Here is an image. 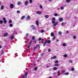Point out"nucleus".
I'll use <instances>...</instances> for the list:
<instances>
[{
  "instance_id": "2eb2a0df",
  "label": "nucleus",
  "mask_w": 78,
  "mask_h": 78,
  "mask_svg": "<svg viewBox=\"0 0 78 78\" xmlns=\"http://www.w3.org/2000/svg\"><path fill=\"white\" fill-rule=\"evenodd\" d=\"M57 69H58L57 67H54L53 68V70H56Z\"/></svg>"
},
{
  "instance_id": "3c124183",
  "label": "nucleus",
  "mask_w": 78,
  "mask_h": 78,
  "mask_svg": "<svg viewBox=\"0 0 78 78\" xmlns=\"http://www.w3.org/2000/svg\"><path fill=\"white\" fill-rule=\"evenodd\" d=\"M22 77H23V78H25V75H23L22 76Z\"/></svg>"
},
{
  "instance_id": "f704fd0d",
  "label": "nucleus",
  "mask_w": 78,
  "mask_h": 78,
  "mask_svg": "<svg viewBox=\"0 0 78 78\" xmlns=\"http://www.w3.org/2000/svg\"><path fill=\"white\" fill-rule=\"evenodd\" d=\"M41 33H43L44 32V30L42 29L41 30Z\"/></svg>"
},
{
  "instance_id": "5701e85b",
  "label": "nucleus",
  "mask_w": 78,
  "mask_h": 78,
  "mask_svg": "<svg viewBox=\"0 0 78 78\" xmlns=\"http://www.w3.org/2000/svg\"><path fill=\"white\" fill-rule=\"evenodd\" d=\"M45 17H46V18H47V19H48V18L49 17V16L48 15H46L45 16Z\"/></svg>"
},
{
  "instance_id": "c9c22d12",
  "label": "nucleus",
  "mask_w": 78,
  "mask_h": 78,
  "mask_svg": "<svg viewBox=\"0 0 78 78\" xmlns=\"http://www.w3.org/2000/svg\"><path fill=\"white\" fill-rule=\"evenodd\" d=\"M39 6L41 9H42V5H40Z\"/></svg>"
},
{
  "instance_id": "f8f14e48",
  "label": "nucleus",
  "mask_w": 78,
  "mask_h": 78,
  "mask_svg": "<svg viewBox=\"0 0 78 78\" xmlns=\"http://www.w3.org/2000/svg\"><path fill=\"white\" fill-rule=\"evenodd\" d=\"M47 42L46 41L45 42H44V43L43 45V46L44 47H45V45H46V44H47Z\"/></svg>"
},
{
  "instance_id": "ea45409f",
  "label": "nucleus",
  "mask_w": 78,
  "mask_h": 78,
  "mask_svg": "<svg viewBox=\"0 0 78 78\" xmlns=\"http://www.w3.org/2000/svg\"><path fill=\"white\" fill-rule=\"evenodd\" d=\"M34 69H35V70H37V67H35Z\"/></svg>"
},
{
  "instance_id": "4c0bfd02",
  "label": "nucleus",
  "mask_w": 78,
  "mask_h": 78,
  "mask_svg": "<svg viewBox=\"0 0 78 78\" xmlns=\"http://www.w3.org/2000/svg\"><path fill=\"white\" fill-rule=\"evenodd\" d=\"M52 23H55V20H52Z\"/></svg>"
},
{
  "instance_id": "58836bf2",
  "label": "nucleus",
  "mask_w": 78,
  "mask_h": 78,
  "mask_svg": "<svg viewBox=\"0 0 78 78\" xmlns=\"http://www.w3.org/2000/svg\"><path fill=\"white\" fill-rule=\"evenodd\" d=\"M58 62H59V61L56 60L55 62V63H58Z\"/></svg>"
},
{
  "instance_id": "f257e3e1",
  "label": "nucleus",
  "mask_w": 78,
  "mask_h": 78,
  "mask_svg": "<svg viewBox=\"0 0 78 78\" xmlns=\"http://www.w3.org/2000/svg\"><path fill=\"white\" fill-rule=\"evenodd\" d=\"M36 48H40V46L39 44H37L35 47H34V50H35Z\"/></svg>"
},
{
  "instance_id": "a211bd4d",
  "label": "nucleus",
  "mask_w": 78,
  "mask_h": 78,
  "mask_svg": "<svg viewBox=\"0 0 78 78\" xmlns=\"http://www.w3.org/2000/svg\"><path fill=\"white\" fill-rule=\"evenodd\" d=\"M37 14H41L42 13H41V12H40L39 11H37L36 12Z\"/></svg>"
},
{
  "instance_id": "6ab92c4d",
  "label": "nucleus",
  "mask_w": 78,
  "mask_h": 78,
  "mask_svg": "<svg viewBox=\"0 0 78 78\" xmlns=\"http://www.w3.org/2000/svg\"><path fill=\"white\" fill-rule=\"evenodd\" d=\"M33 41V40H31V41L30 42L29 45H31V44H32V41Z\"/></svg>"
},
{
  "instance_id": "473e14b6",
  "label": "nucleus",
  "mask_w": 78,
  "mask_h": 78,
  "mask_svg": "<svg viewBox=\"0 0 78 78\" xmlns=\"http://www.w3.org/2000/svg\"><path fill=\"white\" fill-rule=\"evenodd\" d=\"M71 0H66V2L67 3H69V2H70V1H71Z\"/></svg>"
},
{
  "instance_id": "a18cd8bd",
  "label": "nucleus",
  "mask_w": 78,
  "mask_h": 78,
  "mask_svg": "<svg viewBox=\"0 0 78 78\" xmlns=\"http://www.w3.org/2000/svg\"><path fill=\"white\" fill-rule=\"evenodd\" d=\"M51 51V49H48V52H50Z\"/></svg>"
},
{
  "instance_id": "de8ad7c7",
  "label": "nucleus",
  "mask_w": 78,
  "mask_h": 78,
  "mask_svg": "<svg viewBox=\"0 0 78 78\" xmlns=\"http://www.w3.org/2000/svg\"><path fill=\"white\" fill-rule=\"evenodd\" d=\"M17 13H20V11L17 10Z\"/></svg>"
},
{
  "instance_id": "ddd939ff",
  "label": "nucleus",
  "mask_w": 78,
  "mask_h": 78,
  "mask_svg": "<svg viewBox=\"0 0 78 78\" xmlns=\"http://www.w3.org/2000/svg\"><path fill=\"white\" fill-rule=\"evenodd\" d=\"M58 22H57L55 24H54L53 25L54 26V27H56V25H58Z\"/></svg>"
},
{
  "instance_id": "bf43d9fd",
  "label": "nucleus",
  "mask_w": 78,
  "mask_h": 78,
  "mask_svg": "<svg viewBox=\"0 0 78 78\" xmlns=\"http://www.w3.org/2000/svg\"><path fill=\"white\" fill-rule=\"evenodd\" d=\"M56 41L57 42H59V39H57V40H56Z\"/></svg>"
},
{
  "instance_id": "49530a36",
  "label": "nucleus",
  "mask_w": 78,
  "mask_h": 78,
  "mask_svg": "<svg viewBox=\"0 0 78 78\" xmlns=\"http://www.w3.org/2000/svg\"><path fill=\"white\" fill-rule=\"evenodd\" d=\"M64 22H62V23H61V25L62 26H64Z\"/></svg>"
},
{
  "instance_id": "f03ea898",
  "label": "nucleus",
  "mask_w": 78,
  "mask_h": 78,
  "mask_svg": "<svg viewBox=\"0 0 78 78\" xmlns=\"http://www.w3.org/2000/svg\"><path fill=\"white\" fill-rule=\"evenodd\" d=\"M41 40V44H44V39L42 38L41 39V38H39L38 41H40Z\"/></svg>"
},
{
  "instance_id": "7ed1b4c3",
  "label": "nucleus",
  "mask_w": 78,
  "mask_h": 78,
  "mask_svg": "<svg viewBox=\"0 0 78 78\" xmlns=\"http://www.w3.org/2000/svg\"><path fill=\"white\" fill-rule=\"evenodd\" d=\"M30 27L32 28L33 30H35L36 29V27L33 25H32L30 26Z\"/></svg>"
},
{
  "instance_id": "8fccbe9b",
  "label": "nucleus",
  "mask_w": 78,
  "mask_h": 78,
  "mask_svg": "<svg viewBox=\"0 0 78 78\" xmlns=\"http://www.w3.org/2000/svg\"><path fill=\"white\" fill-rule=\"evenodd\" d=\"M3 53H4V51H2V52L1 55H3Z\"/></svg>"
},
{
  "instance_id": "cd10ccee",
  "label": "nucleus",
  "mask_w": 78,
  "mask_h": 78,
  "mask_svg": "<svg viewBox=\"0 0 78 78\" xmlns=\"http://www.w3.org/2000/svg\"><path fill=\"white\" fill-rule=\"evenodd\" d=\"M64 56L65 57V58H67V55L65 54L64 55Z\"/></svg>"
},
{
  "instance_id": "c85d7f7f",
  "label": "nucleus",
  "mask_w": 78,
  "mask_h": 78,
  "mask_svg": "<svg viewBox=\"0 0 78 78\" xmlns=\"http://www.w3.org/2000/svg\"><path fill=\"white\" fill-rule=\"evenodd\" d=\"M32 40H33L34 41V40L35 39V37H34V36H33V37H32Z\"/></svg>"
},
{
  "instance_id": "a19ab883",
  "label": "nucleus",
  "mask_w": 78,
  "mask_h": 78,
  "mask_svg": "<svg viewBox=\"0 0 78 78\" xmlns=\"http://www.w3.org/2000/svg\"><path fill=\"white\" fill-rule=\"evenodd\" d=\"M58 34H60V35H61L62 34V33H61V32L59 31L58 33Z\"/></svg>"
},
{
  "instance_id": "69168bd1",
  "label": "nucleus",
  "mask_w": 78,
  "mask_h": 78,
  "mask_svg": "<svg viewBox=\"0 0 78 78\" xmlns=\"http://www.w3.org/2000/svg\"><path fill=\"white\" fill-rule=\"evenodd\" d=\"M53 59V57H52L51 58V59Z\"/></svg>"
},
{
  "instance_id": "c756f323",
  "label": "nucleus",
  "mask_w": 78,
  "mask_h": 78,
  "mask_svg": "<svg viewBox=\"0 0 78 78\" xmlns=\"http://www.w3.org/2000/svg\"><path fill=\"white\" fill-rule=\"evenodd\" d=\"M12 22V20H9V23H11Z\"/></svg>"
},
{
  "instance_id": "1a4fd4ad",
  "label": "nucleus",
  "mask_w": 78,
  "mask_h": 78,
  "mask_svg": "<svg viewBox=\"0 0 78 78\" xmlns=\"http://www.w3.org/2000/svg\"><path fill=\"white\" fill-rule=\"evenodd\" d=\"M8 33H5L4 35V37H6V36H8Z\"/></svg>"
},
{
  "instance_id": "9b49d317",
  "label": "nucleus",
  "mask_w": 78,
  "mask_h": 78,
  "mask_svg": "<svg viewBox=\"0 0 78 78\" xmlns=\"http://www.w3.org/2000/svg\"><path fill=\"white\" fill-rule=\"evenodd\" d=\"M63 21V18H60L59 19V21L60 22H62Z\"/></svg>"
},
{
  "instance_id": "412c9836",
  "label": "nucleus",
  "mask_w": 78,
  "mask_h": 78,
  "mask_svg": "<svg viewBox=\"0 0 78 78\" xmlns=\"http://www.w3.org/2000/svg\"><path fill=\"white\" fill-rule=\"evenodd\" d=\"M26 37H29V34L27 33L26 35Z\"/></svg>"
},
{
  "instance_id": "680f3d73",
  "label": "nucleus",
  "mask_w": 78,
  "mask_h": 78,
  "mask_svg": "<svg viewBox=\"0 0 78 78\" xmlns=\"http://www.w3.org/2000/svg\"><path fill=\"white\" fill-rule=\"evenodd\" d=\"M2 48V45H0V48Z\"/></svg>"
},
{
  "instance_id": "774afa93",
  "label": "nucleus",
  "mask_w": 78,
  "mask_h": 78,
  "mask_svg": "<svg viewBox=\"0 0 78 78\" xmlns=\"http://www.w3.org/2000/svg\"><path fill=\"white\" fill-rule=\"evenodd\" d=\"M46 67H49V66H46Z\"/></svg>"
},
{
  "instance_id": "72a5a7b5",
  "label": "nucleus",
  "mask_w": 78,
  "mask_h": 78,
  "mask_svg": "<svg viewBox=\"0 0 78 78\" xmlns=\"http://www.w3.org/2000/svg\"><path fill=\"white\" fill-rule=\"evenodd\" d=\"M56 56H54L53 57V59H56Z\"/></svg>"
},
{
  "instance_id": "0eeeda50",
  "label": "nucleus",
  "mask_w": 78,
  "mask_h": 78,
  "mask_svg": "<svg viewBox=\"0 0 78 78\" xmlns=\"http://www.w3.org/2000/svg\"><path fill=\"white\" fill-rule=\"evenodd\" d=\"M28 1H25V5L27 6L28 5Z\"/></svg>"
},
{
  "instance_id": "6e6552de",
  "label": "nucleus",
  "mask_w": 78,
  "mask_h": 78,
  "mask_svg": "<svg viewBox=\"0 0 78 78\" xmlns=\"http://www.w3.org/2000/svg\"><path fill=\"white\" fill-rule=\"evenodd\" d=\"M36 25L38 27H39V21H36Z\"/></svg>"
},
{
  "instance_id": "79ce46f5",
  "label": "nucleus",
  "mask_w": 78,
  "mask_h": 78,
  "mask_svg": "<svg viewBox=\"0 0 78 78\" xmlns=\"http://www.w3.org/2000/svg\"><path fill=\"white\" fill-rule=\"evenodd\" d=\"M60 9L61 10H62V9H64V7H61L60 8Z\"/></svg>"
},
{
  "instance_id": "864d4df0",
  "label": "nucleus",
  "mask_w": 78,
  "mask_h": 78,
  "mask_svg": "<svg viewBox=\"0 0 78 78\" xmlns=\"http://www.w3.org/2000/svg\"><path fill=\"white\" fill-rule=\"evenodd\" d=\"M30 3H32V0H30Z\"/></svg>"
},
{
  "instance_id": "39448f33",
  "label": "nucleus",
  "mask_w": 78,
  "mask_h": 78,
  "mask_svg": "<svg viewBox=\"0 0 78 78\" xmlns=\"http://www.w3.org/2000/svg\"><path fill=\"white\" fill-rule=\"evenodd\" d=\"M10 6L11 9H13V8H14V5H13V4H10Z\"/></svg>"
},
{
  "instance_id": "09e8293b",
  "label": "nucleus",
  "mask_w": 78,
  "mask_h": 78,
  "mask_svg": "<svg viewBox=\"0 0 78 78\" xmlns=\"http://www.w3.org/2000/svg\"><path fill=\"white\" fill-rule=\"evenodd\" d=\"M76 37V36L74 35V36H73V39H75Z\"/></svg>"
},
{
  "instance_id": "4468645a",
  "label": "nucleus",
  "mask_w": 78,
  "mask_h": 78,
  "mask_svg": "<svg viewBox=\"0 0 78 78\" xmlns=\"http://www.w3.org/2000/svg\"><path fill=\"white\" fill-rule=\"evenodd\" d=\"M46 41V42H47V43H48V44H50V42H51V41H50V40Z\"/></svg>"
},
{
  "instance_id": "4be33fe9",
  "label": "nucleus",
  "mask_w": 78,
  "mask_h": 78,
  "mask_svg": "<svg viewBox=\"0 0 78 78\" xmlns=\"http://www.w3.org/2000/svg\"><path fill=\"white\" fill-rule=\"evenodd\" d=\"M3 8H4V6L2 5L1 8V9H2V10H3Z\"/></svg>"
},
{
  "instance_id": "2f4dec72",
  "label": "nucleus",
  "mask_w": 78,
  "mask_h": 78,
  "mask_svg": "<svg viewBox=\"0 0 78 78\" xmlns=\"http://www.w3.org/2000/svg\"><path fill=\"white\" fill-rule=\"evenodd\" d=\"M54 15L55 16H58V14L57 13H54Z\"/></svg>"
},
{
  "instance_id": "c03bdc74",
  "label": "nucleus",
  "mask_w": 78,
  "mask_h": 78,
  "mask_svg": "<svg viewBox=\"0 0 78 78\" xmlns=\"http://www.w3.org/2000/svg\"><path fill=\"white\" fill-rule=\"evenodd\" d=\"M55 20V18L53 17L52 19V20Z\"/></svg>"
},
{
  "instance_id": "bb28decb",
  "label": "nucleus",
  "mask_w": 78,
  "mask_h": 78,
  "mask_svg": "<svg viewBox=\"0 0 78 78\" xmlns=\"http://www.w3.org/2000/svg\"><path fill=\"white\" fill-rule=\"evenodd\" d=\"M3 22V21L2 20H0V24H2Z\"/></svg>"
},
{
  "instance_id": "20e7f679",
  "label": "nucleus",
  "mask_w": 78,
  "mask_h": 78,
  "mask_svg": "<svg viewBox=\"0 0 78 78\" xmlns=\"http://www.w3.org/2000/svg\"><path fill=\"white\" fill-rule=\"evenodd\" d=\"M3 20H4L3 22L4 23H6L7 21L6 20V18H3Z\"/></svg>"
},
{
  "instance_id": "0e129e2a",
  "label": "nucleus",
  "mask_w": 78,
  "mask_h": 78,
  "mask_svg": "<svg viewBox=\"0 0 78 78\" xmlns=\"http://www.w3.org/2000/svg\"><path fill=\"white\" fill-rule=\"evenodd\" d=\"M66 33H69V31H66Z\"/></svg>"
},
{
  "instance_id": "603ef678",
  "label": "nucleus",
  "mask_w": 78,
  "mask_h": 78,
  "mask_svg": "<svg viewBox=\"0 0 78 78\" xmlns=\"http://www.w3.org/2000/svg\"><path fill=\"white\" fill-rule=\"evenodd\" d=\"M55 66H59V64H55L54 65Z\"/></svg>"
},
{
  "instance_id": "dca6fc26",
  "label": "nucleus",
  "mask_w": 78,
  "mask_h": 78,
  "mask_svg": "<svg viewBox=\"0 0 78 78\" xmlns=\"http://www.w3.org/2000/svg\"><path fill=\"white\" fill-rule=\"evenodd\" d=\"M25 16H23L21 18V20H23V19H25Z\"/></svg>"
},
{
  "instance_id": "052dcab7",
  "label": "nucleus",
  "mask_w": 78,
  "mask_h": 78,
  "mask_svg": "<svg viewBox=\"0 0 78 78\" xmlns=\"http://www.w3.org/2000/svg\"><path fill=\"white\" fill-rule=\"evenodd\" d=\"M66 72V71L64 70V71H63V72H62V73H64V72Z\"/></svg>"
},
{
  "instance_id": "b1692460",
  "label": "nucleus",
  "mask_w": 78,
  "mask_h": 78,
  "mask_svg": "<svg viewBox=\"0 0 78 78\" xmlns=\"http://www.w3.org/2000/svg\"><path fill=\"white\" fill-rule=\"evenodd\" d=\"M69 74V72H66L65 73V75H68Z\"/></svg>"
},
{
  "instance_id": "a878e982",
  "label": "nucleus",
  "mask_w": 78,
  "mask_h": 78,
  "mask_svg": "<svg viewBox=\"0 0 78 78\" xmlns=\"http://www.w3.org/2000/svg\"><path fill=\"white\" fill-rule=\"evenodd\" d=\"M21 4V2H18L17 3V5H20Z\"/></svg>"
},
{
  "instance_id": "37998d69",
  "label": "nucleus",
  "mask_w": 78,
  "mask_h": 78,
  "mask_svg": "<svg viewBox=\"0 0 78 78\" xmlns=\"http://www.w3.org/2000/svg\"><path fill=\"white\" fill-rule=\"evenodd\" d=\"M31 45H30V44H29L28 46H27V48H30V46Z\"/></svg>"
},
{
  "instance_id": "f3484780",
  "label": "nucleus",
  "mask_w": 78,
  "mask_h": 78,
  "mask_svg": "<svg viewBox=\"0 0 78 78\" xmlns=\"http://www.w3.org/2000/svg\"><path fill=\"white\" fill-rule=\"evenodd\" d=\"M14 36H11V40H13V39H14Z\"/></svg>"
},
{
  "instance_id": "423d86ee",
  "label": "nucleus",
  "mask_w": 78,
  "mask_h": 78,
  "mask_svg": "<svg viewBox=\"0 0 78 78\" xmlns=\"http://www.w3.org/2000/svg\"><path fill=\"white\" fill-rule=\"evenodd\" d=\"M28 72L27 71L25 73V78H27V75H28Z\"/></svg>"
},
{
  "instance_id": "e433bc0d",
  "label": "nucleus",
  "mask_w": 78,
  "mask_h": 78,
  "mask_svg": "<svg viewBox=\"0 0 78 78\" xmlns=\"http://www.w3.org/2000/svg\"><path fill=\"white\" fill-rule=\"evenodd\" d=\"M69 63H72V62H73V61L72 60H70L69 61Z\"/></svg>"
},
{
  "instance_id": "aec40b11",
  "label": "nucleus",
  "mask_w": 78,
  "mask_h": 78,
  "mask_svg": "<svg viewBox=\"0 0 78 78\" xmlns=\"http://www.w3.org/2000/svg\"><path fill=\"white\" fill-rule=\"evenodd\" d=\"M51 36L52 37H53V36H54V34L53 33H51Z\"/></svg>"
},
{
  "instance_id": "5fc2aeb1",
  "label": "nucleus",
  "mask_w": 78,
  "mask_h": 78,
  "mask_svg": "<svg viewBox=\"0 0 78 78\" xmlns=\"http://www.w3.org/2000/svg\"><path fill=\"white\" fill-rule=\"evenodd\" d=\"M27 51H28L29 50H30V48H27L26 49Z\"/></svg>"
},
{
  "instance_id": "e2e57ef3",
  "label": "nucleus",
  "mask_w": 78,
  "mask_h": 78,
  "mask_svg": "<svg viewBox=\"0 0 78 78\" xmlns=\"http://www.w3.org/2000/svg\"><path fill=\"white\" fill-rule=\"evenodd\" d=\"M55 37H54L53 38V39H54H54H55Z\"/></svg>"
},
{
  "instance_id": "338daca9",
  "label": "nucleus",
  "mask_w": 78,
  "mask_h": 78,
  "mask_svg": "<svg viewBox=\"0 0 78 78\" xmlns=\"http://www.w3.org/2000/svg\"><path fill=\"white\" fill-rule=\"evenodd\" d=\"M52 78V77H51V76H50L48 78Z\"/></svg>"
},
{
  "instance_id": "4d7b16f0",
  "label": "nucleus",
  "mask_w": 78,
  "mask_h": 78,
  "mask_svg": "<svg viewBox=\"0 0 78 78\" xmlns=\"http://www.w3.org/2000/svg\"><path fill=\"white\" fill-rule=\"evenodd\" d=\"M60 73V70H59L58 71V72L57 73Z\"/></svg>"
},
{
  "instance_id": "7c9ffc66",
  "label": "nucleus",
  "mask_w": 78,
  "mask_h": 78,
  "mask_svg": "<svg viewBox=\"0 0 78 78\" xmlns=\"http://www.w3.org/2000/svg\"><path fill=\"white\" fill-rule=\"evenodd\" d=\"M62 45H63V46H64V47L66 46V44L65 43H63Z\"/></svg>"
},
{
  "instance_id": "9d476101",
  "label": "nucleus",
  "mask_w": 78,
  "mask_h": 78,
  "mask_svg": "<svg viewBox=\"0 0 78 78\" xmlns=\"http://www.w3.org/2000/svg\"><path fill=\"white\" fill-rule=\"evenodd\" d=\"M30 19H31V17H30V16H28L26 18V20Z\"/></svg>"
},
{
  "instance_id": "6e6d98bb",
  "label": "nucleus",
  "mask_w": 78,
  "mask_h": 78,
  "mask_svg": "<svg viewBox=\"0 0 78 78\" xmlns=\"http://www.w3.org/2000/svg\"><path fill=\"white\" fill-rule=\"evenodd\" d=\"M71 70L72 71H73L74 70V68H72L71 69Z\"/></svg>"
},
{
  "instance_id": "13d9d810",
  "label": "nucleus",
  "mask_w": 78,
  "mask_h": 78,
  "mask_svg": "<svg viewBox=\"0 0 78 78\" xmlns=\"http://www.w3.org/2000/svg\"><path fill=\"white\" fill-rule=\"evenodd\" d=\"M37 42V41H34V43H35V44H36V42Z\"/></svg>"
},
{
  "instance_id": "393cba45",
  "label": "nucleus",
  "mask_w": 78,
  "mask_h": 78,
  "mask_svg": "<svg viewBox=\"0 0 78 78\" xmlns=\"http://www.w3.org/2000/svg\"><path fill=\"white\" fill-rule=\"evenodd\" d=\"M9 26L10 27H13V25H12V24H10L9 25Z\"/></svg>"
}]
</instances>
